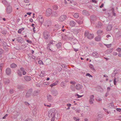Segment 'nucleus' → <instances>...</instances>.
I'll return each instance as SVG.
<instances>
[{
	"instance_id": "f257e3e1",
	"label": "nucleus",
	"mask_w": 121,
	"mask_h": 121,
	"mask_svg": "<svg viewBox=\"0 0 121 121\" xmlns=\"http://www.w3.org/2000/svg\"><path fill=\"white\" fill-rule=\"evenodd\" d=\"M84 35L85 36L87 37V38L89 39H92L94 37L93 34L89 33V32L88 31H85Z\"/></svg>"
},
{
	"instance_id": "f03ea898",
	"label": "nucleus",
	"mask_w": 121,
	"mask_h": 121,
	"mask_svg": "<svg viewBox=\"0 0 121 121\" xmlns=\"http://www.w3.org/2000/svg\"><path fill=\"white\" fill-rule=\"evenodd\" d=\"M67 17L65 15H61L59 18L58 20L59 21L62 22L64 21Z\"/></svg>"
},
{
	"instance_id": "7ed1b4c3",
	"label": "nucleus",
	"mask_w": 121,
	"mask_h": 121,
	"mask_svg": "<svg viewBox=\"0 0 121 121\" xmlns=\"http://www.w3.org/2000/svg\"><path fill=\"white\" fill-rule=\"evenodd\" d=\"M94 96L93 95H91L90 96L89 101L90 103L91 104H92L93 103V101L94 100Z\"/></svg>"
},
{
	"instance_id": "20e7f679",
	"label": "nucleus",
	"mask_w": 121,
	"mask_h": 121,
	"mask_svg": "<svg viewBox=\"0 0 121 121\" xmlns=\"http://www.w3.org/2000/svg\"><path fill=\"white\" fill-rule=\"evenodd\" d=\"M5 72L7 75H10L11 73V70L10 68H8L6 69Z\"/></svg>"
},
{
	"instance_id": "39448f33",
	"label": "nucleus",
	"mask_w": 121,
	"mask_h": 121,
	"mask_svg": "<svg viewBox=\"0 0 121 121\" xmlns=\"http://www.w3.org/2000/svg\"><path fill=\"white\" fill-rule=\"evenodd\" d=\"M32 91V90L31 89H29L28 92L27 93L26 95V98H28L30 96L31 93Z\"/></svg>"
},
{
	"instance_id": "423d86ee",
	"label": "nucleus",
	"mask_w": 121,
	"mask_h": 121,
	"mask_svg": "<svg viewBox=\"0 0 121 121\" xmlns=\"http://www.w3.org/2000/svg\"><path fill=\"white\" fill-rule=\"evenodd\" d=\"M69 24L71 26L73 27L75 26L76 23L74 21L71 20L70 21Z\"/></svg>"
},
{
	"instance_id": "0eeeda50",
	"label": "nucleus",
	"mask_w": 121,
	"mask_h": 121,
	"mask_svg": "<svg viewBox=\"0 0 121 121\" xmlns=\"http://www.w3.org/2000/svg\"><path fill=\"white\" fill-rule=\"evenodd\" d=\"M38 19H39V22L41 24H42L43 21V17L41 15L39 16H38Z\"/></svg>"
},
{
	"instance_id": "6e6552de",
	"label": "nucleus",
	"mask_w": 121,
	"mask_h": 121,
	"mask_svg": "<svg viewBox=\"0 0 121 121\" xmlns=\"http://www.w3.org/2000/svg\"><path fill=\"white\" fill-rule=\"evenodd\" d=\"M52 9H48L46 11V15L47 16H49L52 13Z\"/></svg>"
},
{
	"instance_id": "1a4fd4ad",
	"label": "nucleus",
	"mask_w": 121,
	"mask_h": 121,
	"mask_svg": "<svg viewBox=\"0 0 121 121\" xmlns=\"http://www.w3.org/2000/svg\"><path fill=\"white\" fill-rule=\"evenodd\" d=\"M12 10V8L10 6H9L7 8V12L8 13H10Z\"/></svg>"
},
{
	"instance_id": "9d476101",
	"label": "nucleus",
	"mask_w": 121,
	"mask_h": 121,
	"mask_svg": "<svg viewBox=\"0 0 121 121\" xmlns=\"http://www.w3.org/2000/svg\"><path fill=\"white\" fill-rule=\"evenodd\" d=\"M52 94L54 96L57 95L58 94V91L56 90H52L51 91Z\"/></svg>"
},
{
	"instance_id": "9b49d317",
	"label": "nucleus",
	"mask_w": 121,
	"mask_h": 121,
	"mask_svg": "<svg viewBox=\"0 0 121 121\" xmlns=\"http://www.w3.org/2000/svg\"><path fill=\"white\" fill-rule=\"evenodd\" d=\"M24 78L26 81H30L31 79V77L28 76H24Z\"/></svg>"
},
{
	"instance_id": "f8f14e48",
	"label": "nucleus",
	"mask_w": 121,
	"mask_h": 121,
	"mask_svg": "<svg viewBox=\"0 0 121 121\" xmlns=\"http://www.w3.org/2000/svg\"><path fill=\"white\" fill-rule=\"evenodd\" d=\"M82 86L80 84H78L75 86L76 89L78 90H80L82 89Z\"/></svg>"
},
{
	"instance_id": "ddd939ff",
	"label": "nucleus",
	"mask_w": 121,
	"mask_h": 121,
	"mask_svg": "<svg viewBox=\"0 0 121 121\" xmlns=\"http://www.w3.org/2000/svg\"><path fill=\"white\" fill-rule=\"evenodd\" d=\"M21 70L22 71V74L25 75L26 74V72L25 69L23 67H21L20 68Z\"/></svg>"
},
{
	"instance_id": "4468645a",
	"label": "nucleus",
	"mask_w": 121,
	"mask_h": 121,
	"mask_svg": "<svg viewBox=\"0 0 121 121\" xmlns=\"http://www.w3.org/2000/svg\"><path fill=\"white\" fill-rule=\"evenodd\" d=\"M103 34V31L101 30H99L97 32V34L99 36H101Z\"/></svg>"
},
{
	"instance_id": "2eb2a0df",
	"label": "nucleus",
	"mask_w": 121,
	"mask_h": 121,
	"mask_svg": "<svg viewBox=\"0 0 121 121\" xmlns=\"http://www.w3.org/2000/svg\"><path fill=\"white\" fill-rule=\"evenodd\" d=\"M47 99L48 101L49 102H51L52 99V96L49 94H48L47 96Z\"/></svg>"
},
{
	"instance_id": "dca6fc26",
	"label": "nucleus",
	"mask_w": 121,
	"mask_h": 121,
	"mask_svg": "<svg viewBox=\"0 0 121 121\" xmlns=\"http://www.w3.org/2000/svg\"><path fill=\"white\" fill-rule=\"evenodd\" d=\"M17 73L18 76L20 77H21L22 76V72L20 69V70H18L17 71Z\"/></svg>"
},
{
	"instance_id": "f3484780",
	"label": "nucleus",
	"mask_w": 121,
	"mask_h": 121,
	"mask_svg": "<svg viewBox=\"0 0 121 121\" xmlns=\"http://www.w3.org/2000/svg\"><path fill=\"white\" fill-rule=\"evenodd\" d=\"M112 26L111 25H108L106 28V30L108 31H110L112 29Z\"/></svg>"
},
{
	"instance_id": "a211bd4d",
	"label": "nucleus",
	"mask_w": 121,
	"mask_h": 121,
	"mask_svg": "<svg viewBox=\"0 0 121 121\" xmlns=\"http://www.w3.org/2000/svg\"><path fill=\"white\" fill-rule=\"evenodd\" d=\"M43 36L45 39H47L48 38L50 35L49 34H47L46 33H44L43 34Z\"/></svg>"
},
{
	"instance_id": "6ab92c4d",
	"label": "nucleus",
	"mask_w": 121,
	"mask_h": 121,
	"mask_svg": "<svg viewBox=\"0 0 121 121\" xmlns=\"http://www.w3.org/2000/svg\"><path fill=\"white\" fill-rule=\"evenodd\" d=\"M93 56L96 58L98 57L99 55L96 52H93L92 54Z\"/></svg>"
},
{
	"instance_id": "aec40b11",
	"label": "nucleus",
	"mask_w": 121,
	"mask_h": 121,
	"mask_svg": "<svg viewBox=\"0 0 121 121\" xmlns=\"http://www.w3.org/2000/svg\"><path fill=\"white\" fill-rule=\"evenodd\" d=\"M58 81H56L54 83L50 85V86L51 87H52L53 86L56 85L58 82Z\"/></svg>"
},
{
	"instance_id": "412c9836",
	"label": "nucleus",
	"mask_w": 121,
	"mask_h": 121,
	"mask_svg": "<svg viewBox=\"0 0 121 121\" xmlns=\"http://www.w3.org/2000/svg\"><path fill=\"white\" fill-rule=\"evenodd\" d=\"M55 112H52L51 113H49V114L48 116L50 117H55Z\"/></svg>"
},
{
	"instance_id": "4be33fe9",
	"label": "nucleus",
	"mask_w": 121,
	"mask_h": 121,
	"mask_svg": "<svg viewBox=\"0 0 121 121\" xmlns=\"http://www.w3.org/2000/svg\"><path fill=\"white\" fill-rule=\"evenodd\" d=\"M61 26L58 24L55 25L54 27V28L55 30H58L61 27Z\"/></svg>"
},
{
	"instance_id": "5701e85b",
	"label": "nucleus",
	"mask_w": 121,
	"mask_h": 121,
	"mask_svg": "<svg viewBox=\"0 0 121 121\" xmlns=\"http://www.w3.org/2000/svg\"><path fill=\"white\" fill-rule=\"evenodd\" d=\"M50 22L48 21L47 20L45 22L44 25L46 26H48L50 24Z\"/></svg>"
},
{
	"instance_id": "b1692460",
	"label": "nucleus",
	"mask_w": 121,
	"mask_h": 121,
	"mask_svg": "<svg viewBox=\"0 0 121 121\" xmlns=\"http://www.w3.org/2000/svg\"><path fill=\"white\" fill-rule=\"evenodd\" d=\"M91 20L92 21H94L96 20V18L95 16L93 15L91 16Z\"/></svg>"
},
{
	"instance_id": "393cba45",
	"label": "nucleus",
	"mask_w": 121,
	"mask_h": 121,
	"mask_svg": "<svg viewBox=\"0 0 121 121\" xmlns=\"http://www.w3.org/2000/svg\"><path fill=\"white\" fill-rule=\"evenodd\" d=\"M75 21L79 25H81L83 22L82 21H80L79 20H76Z\"/></svg>"
},
{
	"instance_id": "a878e982",
	"label": "nucleus",
	"mask_w": 121,
	"mask_h": 121,
	"mask_svg": "<svg viewBox=\"0 0 121 121\" xmlns=\"http://www.w3.org/2000/svg\"><path fill=\"white\" fill-rule=\"evenodd\" d=\"M61 43H59L56 44V46L58 48L60 49V48Z\"/></svg>"
},
{
	"instance_id": "bb28decb",
	"label": "nucleus",
	"mask_w": 121,
	"mask_h": 121,
	"mask_svg": "<svg viewBox=\"0 0 121 121\" xmlns=\"http://www.w3.org/2000/svg\"><path fill=\"white\" fill-rule=\"evenodd\" d=\"M95 40L97 41H99L100 40L101 37L100 36H97L95 38Z\"/></svg>"
},
{
	"instance_id": "cd10ccee",
	"label": "nucleus",
	"mask_w": 121,
	"mask_h": 121,
	"mask_svg": "<svg viewBox=\"0 0 121 121\" xmlns=\"http://www.w3.org/2000/svg\"><path fill=\"white\" fill-rule=\"evenodd\" d=\"M51 14H52V15L54 16H57L58 15L57 13L56 12H52Z\"/></svg>"
},
{
	"instance_id": "c85d7f7f",
	"label": "nucleus",
	"mask_w": 121,
	"mask_h": 121,
	"mask_svg": "<svg viewBox=\"0 0 121 121\" xmlns=\"http://www.w3.org/2000/svg\"><path fill=\"white\" fill-rule=\"evenodd\" d=\"M17 88L19 90H22L23 89V86L20 85H19L17 86Z\"/></svg>"
},
{
	"instance_id": "c756f323",
	"label": "nucleus",
	"mask_w": 121,
	"mask_h": 121,
	"mask_svg": "<svg viewBox=\"0 0 121 121\" xmlns=\"http://www.w3.org/2000/svg\"><path fill=\"white\" fill-rule=\"evenodd\" d=\"M77 2V0H71V1H70V2L73 4H75L76 2Z\"/></svg>"
},
{
	"instance_id": "7c9ffc66",
	"label": "nucleus",
	"mask_w": 121,
	"mask_h": 121,
	"mask_svg": "<svg viewBox=\"0 0 121 121\" xmlns=\"http://www.w3.org/2000/svg\"><path fill=\"white\" fill-rule=\"evenodd\" d=\"M24 28H22L19 29L18 31V33L21 34V33L22 31L23 30H24Z\"/></svg>"
},
{
	"instance_id": "2f4dec72",
	"label": "nucleus",
	"mask_w": 121,
	"mask_h": 121,
	"mask_svg": "<svg viewBox=\"0 0 121 121\" xmlns=\"http://www.w3.org/2000/svg\"><path fill=\"white\" fill-rule=\"evenodd\" d=\"M73 16L75 18H77L79 17V15L77 13H75L74 14Z\"/></svg>"
},
{
	"instance_id": "473e14b6",
	"label": "nucleus",
	"mask_w": 121,
	"mask_h": 121,
	"mask_svg": "<svg viewBox=\"0 0 121 121\" xmlns=\"http://www.w3.org/2000/svg\"><path fill=\"white\" fill-rule=\"evenodd\" d=\"M82 13L84 15H87L88 14V12L85 10H83Z\"/></svg>"
},
{
	"instance_id": "72a5a7b5",
	"label": "nucleus",
	"mask_w": 121,
	"mask_h": 121,
	"mask_svg": "<svg viewBox=\"0 0 121 121\" xmlns=\"http://www.w3.org/2000/svg\"><path fill=\"white\" fill-rule=\"evenodd\" d=\"M73 119L75 121H79L80 120L79 118L78 117H73Z\"/></svg>"
},
{
	"instance_id": "f704fd0d",
	"label": "nucleus",
	"mask_w": 121,
	"mask_h": 121,
	"mask_svg": "<svg viewBox=\"0 0 121 121\" xmlns=\"http://www.w3.org/2000/svg\"><path fill=\"white\" fill-rule=\"evenodd\" d=\"M98 25L96 26V27H101L102 26V24L101 22H98Z\"/></svg>"
},
{
	"instance_id": "c9c22d12",
	"label": "nucleus",
	"mask_w": 121,
	"mask_h": 121,
	"mask_svg": "<svg viewBox=\"0 0 121 121\" xmlns=\"http://www.w3.org/2000/svg\"><path fill=\"white\" fill-rule=\"evenodd\" d=\"M38 91H34L33 93V95L35 96L38 95Z\"/></svg>"
},
{
	"instance_id": "e433bc0d",
	"label": "nucleus",
	"mask_w": 121,
	"mask_h": 121,
	"mask_svg": "<svg viewBox=\"0 0 121 121\" xmlns=\"http://www.w3.org/2000/svg\"><path fill=\"white\" fill-rule=\"evenodd\" d=\"M10 67L12 68H14L15 67V64L14 63L10 65Z\"/></svg>"
},
{
	"instance_id": "4c0bfd02",
	"label": "nucleus",
	"mask_w": 121,
	"mask_h": 121,
	"mask_svg": "<svg viewBox=\"0 0 121 121\" xmlns=\"http://www.w3.org/2000/svg\"><path fill=\"white\" fill-rule=\"evenodd\" d=\"M60 86L63 88H64L65 87V84L64 82H62L60 84Z\"/></svg>"
},
{
	"instance_id": "58836bf2",
	"label": "nucleus",
	"mask_w": 121,
	"mask_h": 121,
	"mask_svg": "<svg viewBox=\"0 0 121 121\" xmlns=\"http://www.w3.org/2000/svg\"><path fill=\"white\" fill-rule=\"evenodd\" d=\"M22 39L21 37H19L18 38L17 40H18V42H21L22 40Z\"/></svg>"
},
{
	"instance_id": "ea45409f",
	"label": "nucleus",
	"mask_w": 121,
	"mask_h": 121,
	"mask_svg": "<svg viewBox=\"0 0 121 121\" xmlns=\"http://www.w3.org/2000/svg\"><path fill=\"white\" fill-rule=\"evenodd\" d=\"M53 9L55 10H57L58 9V6L56 5H54L53 6Z\"/></svg>"
},
{
	"instance_id": "a19ab883",
	"label": "nucleus",
	"mask_w": 121,
	"mask_h": 121,
	"mask_svg": "<svg viewBox=\"0 0 121 121\" xmlns=\"http://www.w3.org/2000/svg\"><path fill=\"white\" fill-rule=\"evenodd\" d=\"M96 100L97 101H100L102 100L101 98L99 97H98L96 99Z\"/></svg>"
},
{
	"instance_id": "79ce46f5",
	"label": "nucleus",
	"mask_w": 121,
	"mask_h": 121,
	"mask_svg": "<svg viewBox=\"0 0 121 121\" xmlns=\"http://www.w3.org/2000/svg\"><path fill=\"white\" fill-rule=\"evenodd\" d=\"M102 117V115L101 114H99L98 116V119L100 120Z\"/></svg>"
},
{
	"instance_id": "37998d69",
	"label": "nucleus",
	"mask_w": 121,
	"mask_h": 121,
	"mask_svg": "<svg viewBox=\"0 0 121 121\" xmlns=\"http://www.w3.org/2000/svg\"><path fill=\"white\" fill-rule=\"evenodd\" d=\"M86 76H88L90 77H92V76L91 75L90 73H87L86 74Z\"/></svg>"
},
{
	"instance_id": "c03bdc74",
	"label": "nucleus",
	"mask_w": 121,
	"mask_h": 121,
	"mask_svg": "<svg viewBox=\"0 0 121 121\" xmlns=\"http://www.w3.org/2000/svg\"><path fill=\"white\" fill-rule=\"evenodd\" d=\"M112 14L113 15V16H116V14L115 13H114V9H113V10H112Z\"/></svg>"
},
{
	"instance_id": "a18cd8bd",
	"label": "nucleus",
	"mask_w": 121,
	"mask_h": 121,
	"mask_svg": "<svg viewBox=\"0 0 121 121\" xmlns=\"http://www.w3.org/2000/svg\"><path fill=\"white\" fill-rule=\"evenodd\" d=\"M104 45H105L108 48H109L111 46V44H104Z\"/></svg>"
},
{
	"instance_id": "49530a36",
	"label": "nucleus",
	"mask_w": 121,
	"mask_h": 121,
	"mask_svg": "<svg viewBox=\"0 0 121 121\" xmlns=\"http://www.w3.org/2000/svg\"><path fill=\"white\" fill-rule=\"evenodd\" d=\"M38 63L39 64L41 65V64H43V63L42 61L41 60H39L38 61Z\"/></svg>"
},
{
	"instance_id": "de8ad7c7",
	"label": "nucleus",
	"mask_w": 121,
	"mask_h": 121,
	"mask_svg": "<svg viewBox=\"0 0 121 121\" xmlns=\"http://www.w3.org/2000/svg\"><path fill=\"white\" fill-rule=\"evenodd\" d=\"M117 83V82L116 81V78L115 77L114 80V85H116V84Z\"/></svg>"
},
{
	"instance_id": "09e8293b",
	"label": "nucleus",
	"mask_w": 121,
	"mask_h": 121,
	"mask_svg": "<svg viewBox=\"0 0 121 121\" xmlns=\"http://www.w3.org/2000/svg\"><path fill=\"white\" fill-rule=\"evenodd\" d=\"M116 51L118 52H120L121 51V48H119L116 49Z\"/></svg>"
},
{
	"instance_id": "8fccbe9b",
	"label": "nucleus",
	"mask_w": 121,
	"mask_h": 121,
	"mask_svg": "<svg viewBox=\"0 0 121 121\" xmlns=\"http://www.w3.org/2000/svg\"><path fill=\"white\" fill-rule=\"evenodd\" d=\"M89 66L91 68V69H93V65L91 64H90L89 65Z\"/></svg>"
},
{
	"instance_id": "3c124183",
	"label": "nucleus",
	"mask_w": 121,
	"mask_h": 121,
	"mask_svg": "<svg viewBox=\"0 0 121 121\" xmlns=\"http://www.w3.org/2000/svg\"><path fill=\"white\" fill-rule=\"evenodd\" d=\"M24 104L27 106H29L30 105L29 103L27 102H25Z\"/></svg>"
},
{
	"instance_id": "603ef678",
	"label": "nucleus",
	"mask_w": 121,
	"mask_h": 121,
	"mask_svg": "<svg viewBox=\"0 0 121 121\" xmlns=\"http://www.w3.org/2000/svg\"><path fill=\"white\" fill-rule=\"evenodd\" d=\"M26 41L27 43H32L31 41L30 40H26Z\"/></svg>"
},
{
	"instance_id": "864d4df0",
	"label": "nucleus",
	"mask_w": 121,
	"mask_h": 121,
	"mask_svg": "<svg viewBox=\"0 0 121 121\" xmlns=\"http://www.w3.org/2000/svg\"><path fill=\"white\" fill-rule=\"evenodd\" d=\"M116 109L117 111H119V112L121 111V109L120 108H117Z\"/></svg>"
},
{
	"instance_id": "5fc2aeb1",
	"label": "nucleus",
	"mask_w": 121,
	"mask_h": 121,
	"mask_svg": "<svg viewBox=\"0 0 121 121\" xmlns=\"http://www.w3.org/2000/svg\"><path fill=\"white\" fill-rule=\"evenodd\" d=\"M3 50L1 48H0V54H1L3 52Z\"/></svg>"
},
{
	"instance_id": "6e6d98bb",
	"label": "nucleus",
	"mask_w": 121,
	"mask_h": 121,
	"mask_svg": "<svg viewBox=\"0 0 121 121\" xmlns=\"http://www.w3.org/2000/svg\"><path fill=\"white\" fill-rule=\"evenodd\" d=\"M110 90V87H108L107 88V92H109Z\"/></svg>"
},
{
	"instance_id": "4d7b16f0",
	"label": "nucleus",
	"mask_w": 121,
	"mask_h": 121,
	"mask_svg": "<svg viewBox=\"0 0 121 121\" xmlns=\"http://www.w3.org/2000/svg\"><path fill=\"white\" fill-rule=\"evenodd\" d=\"M9 92L10 94H12L13 92V89L10 90L9 91Z\"/></svg>"
},
{
	"instance_id": "13d9d810",
	"label": "nucleus",
	"mask_w": 121,
	"mask_h": 121,
	"mask_svg": "<svg viewBox=\"0 0 121 121\" xmlns=\"http://www.w3.org/2000/svg\"><path fill=\"white\" fill-rule=\"evenodd\" d=\"M113 54L114 55L116 56L117 55L118 53L116 52H114Z\"/></svg>"
},
{
	"instance_id": "bf43d9fd",
	"label": "nucleus",
	"mask_w": 121,
	"mask_h": 121,
	"mask_svg": "<svg viewBox=\"0 0 121 121\" xmlns=\"http://www.w3.org/2000/svg\"><path fill=\"white\" fill-rule=\"evenodd\" d=\"M8 115L7 114H6L4 117H3L2 118L3 119H4L6 117H7Z\"/></svg>"
},
{
	"instance_id": "052dcab7",
	"label": "nucleus",
	"mask_w": 121,
	"mask_h": 121,
	"mask_svg": "<svg viewBox=\"0 0 121 121\" xmlns=\"http://www.w3.org/2000/svg\"><path fill=\"white\" fill-rule=\"evenodd\" d=\"M51 44H50V43L48 44L47 47V49H48L49 47H50V46Z\"/></svg>"
},
{
	"instance_id": "680f3d73",
	"label": "nucleus",
	"mask_w": 121,
	"mask_h": 121,
	"mask_svg": "<svg viewBox=\"0 0 121 121\" xmlns=\"http://www.w3.org/2000/svg\"><path fill=\"white\" fill-rule=\"evenodd\" d=\"M55 119V117H52L51 119V121H54Z\"/></svg>"
},
{
	"instance_id": "e2e57ef3",
	"label": "nucleus",
	"mask_w": 121,
	"mask_h": 121,
	"mask_svg": "<svg viewBox=\"0 0 121 121\" xmlns=\"http://www.w3.org/2000/svg\"><path fill=\"white\" fill-rule=\"evenodd\" d=\"M24 1L25 3H28L29 2V0H24Z\"/></svg>"
},
{
	"instance_id": "0e129e2a",
	"label": "nucleus",
	"mask_w": 121,
	"mask_h": 121,
	"mask_svg": "<svg viewBox=\"0 0 121 121\" xmlns=\"http://www.w3.org/2000/svg\"><path fill=\"white\" fill-rule=\"evenodd\" d=\"M92 2H93L95 3V4L97 3V2L95 0H92Z\"/></svg>"
},
{
	"instance_id": "69168bd1",
	"label": "nucleus",
	"mask_w": 121,
	"mask_h": 121,
	"mask_svg": "<svg viewBox=\"0 0 121 121\" xmlns=\"http://www.w3.org/2000/svg\"><path fill=\"white\" fill-rule=\"evenodd\" d=\"M109 94V92H107L106 93L105 95V96L106 97H107L108 95Z\"/></svg>"
},
{
	"instance_id": "338daca9",
	"label": "nucleus",
	"mask_w": 121,
	"mask_h": 121,
	"mask_svg": "<svg viewBox=\"0 0 121 121\" xmlns=\"http://www.w3.org/2000/svg\"><path fill=\"white\" fill-rule=\"evenodd\" d=\"M73 48L74 49V51L76 52H77L78 51V48L76 49V48Z\"/></svg>"
},
{
	"instance_id": "774afa93",
	"label": "nucleus",
	"mask_w": 121,
	"mask_h": 121,
	"mask_svg": "<svg viewBox=\"0 0 121 121\" xmlns=\"http://www.w3.org/2000/svg\"><path fill=\"white\" fill-rule=\"evenodd\" d=\"M25 121H32V120L31 119H27Z\"/></svg>"
}]
</instances>
